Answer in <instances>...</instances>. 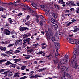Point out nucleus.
<instances>
[{
    "instance_id": "64",
    "label": "nucleus",
    "mask_w": 79,
    "mask_h": 79,
    "mask_svg": "<svg viewBox=\"0 0 79 79\" xmlns=\"http://www.w3.org/2000/svg\"><path fill=\"white\" fill-rule=\"evenodd\" d=\"M34 73V71L31 72L29 74H31V75H32V74H33V73Z\"/></svg>"
},
{
    "instance_id": "52",
    "label": "nucleus",
    "mask_w": 79,
    "mask_h": 79,
    "mask_svg": "<svg viewBox=\"0 0 79 79\" xmlns=\"http://www.w3.org/2000/svg\"><path fill=\"white\" fill-rule=\"evenodd\" d=\"M27 78V77L26 76H24L23 77H21L19 79H24Z\"/></svg>"
},
{
    "instance_id": "55",
    "label": "nucleus",
    "mask_w": 79,
    "mask_h": 79,
    "mask_svg": "<svg viewBox=\"0 0 79 79\" xmlns=\"http://www.w3.org/2000/svg\"><path fill=\"white\" fill-rule=\"evenodd\" d=\"M16 64H13L11 65V67H13V68H15L16 67Z\"/></svg>"
},
{
    "instance_id": "7",
    "label": "nucleus",
    "mask_w": 79,
    "mask_h": 79,
    "mask_svg": "<svg viewBox=\"0 0 79 79\" xmlns=\"http://www.w3.org/2000/svg\"><path fill=\"white\" fill-rule=\"evenodd\" d=\"M21 42V40H19L16 41V42H15L14 45L15 46H18V45H19L20 44L19 43Z\"/></svg>"
},
{
    "instance_id": "4",
    "label": "nucleus",
    "mask_w": 79,
    "mask_h": 79,
    "mask_svg": "<svg viewBox=\"0 0 79 79\" xmlns=\"http://www.w3.org/2000/svg\"><path fill=\"white\" fill-rule=\"evenodd\" d=\"M3 32L4 34H6V35H10L11 33L10 31H9V30H8L7 29H5L4 30Z\"/></svg>"
},
{
    "instance_id": "14",
    "label": "nucleus",
    "mask_w": 79,
    "mask_h": 79,
    "mask_svg": "<svg viewBox=\"0 0 79 79\" xmlns=\"http://www.w3.org/2000/svg\"><path fill=\"white\" fill-rule=\"evenodd\" d=\"M7 72L9 73V75H8V77H10L11 76H13V74L12 73V72H11L10 70L7 71Z\"/></svg>"
},
{
    "instance_id": "60",
    "label": "nucleus",
    "mask_w": 79,
    "mask_h": 79,
    "mask_svg": "<svg viewBox=\"0 0 79 79\" xmlns=\"http://www.w3.org/2000/svg\"><path fill=\"white\" fill-rule=\"evenodd\" d=\"M47 46H42V49H45V48H47Z\"/></svg>"
},
{
    "instance_id": "15",
    "label": "nucleus",
    "mask_w": 79,
    "mask_h": 79,
    "mask_svg": "<svg viewBox=\"0 0 79 79\" xmlns=\"http://www.w3.org/2000/svg\"><path fill=\"white\" fill-rule=\"evenodd\" d=\"M27 44L28 45H31V39L27 38Z\"/></svg>"
},
{
    "instance_id": "51",
    "label": "nucleus",
    "mask_w": 79,
    "mask_h": 79,
    "mask_svg": "<svg viewBox=\"0 0 79 79\" xmlns=\"http://www.w3.org/2000/svg\"><path fill=\"white\" fill-rule=\"evenodd\" d=\"M78 31L77 30V28H76L73 31V32H77Z\"/></svg>"
},
{
    "instance_id": "12",
    "label": "nucleus",
    "mask_w": 79,
    "mask_h": 79,
    "mask_svg": "<svg viewBox=\"0 0 79 79\" xmlns=\"http://www.w3.org/2000/svg\"><path fill=\"white\" fill-rule=\"evenodd\" d=\"M23 56L25 57V59H29L30 58V56H31V55H26L24 54H23Z\"/></svg>"
},
{
    "instance_id": "29",
    "label": "nucleus",
    "mask_w": 79,
    "mask_h": 79,
    "mask_svg": "<svg viewBox=\"0 0 79 79\" xmlns=\"http://www.w3.org/2000/svg\"><path fill=\"white\" fill-rule=\"evenodd\" d=\"M26 66H23L21 67V70H24L26 68Z\"/></svg>"
},
{
    "instance_id": "2",
    "label": "nucleus",
    "mask_w": 79,
    "mask_h": 79,
    "mask_svg": "<svg viewBox=\"0 0 79 79\" xmlns=\"http://www.w3.org/2000/svg\"><path fill=\"white\" fill-rule=\"evenodd\" d=\"M55 45L56 46V52L55 53V57L56 58H57L58 57V52H58L60 49V44H58V43H55Z\"/></svg>"
},
{
    "instance_id": "48",
    "label": "nucleus",
    "mask_w": 79,
    "mask_h": 79,
    "mask_svg": "<svg viewBox=\"0 0 79 79\" xmlns=\"http://www.w3.org/2000/svg\"><path fill=\"white\" fill-rule=\"evenodd\" d=\"M13 50L9 51V55L12 54V53H13Z\"/></svg>"
},
{
    "instance_id": "62",
    "label": "nucleus",
    "mask_w": 79,
    "mask_h": 79,
    "mask_svg": "<svg viewBox=\"0 0 79 79\" xmlns=\"http://www.w3.org/2000/svg\"><path fill=\"white\" fill-rule=\"evenodd\" d=\"M40 8H44L45 7V6L44 5H40Z\"/></svg>"
},
{
    "instance_id": "10",
    "label": "nucleus",
    "mask_w": 79,
    "mask_h": 79,
    "mask_svg": "<svg viewBox=\"0 0 79 79\" xmlns=\"http://www.w3.org/2000/svg\"><path fill=\"white\" fill-rule=\"evenodd\" d=\"M67 39L70 43H71V44H74V40H71V38L69 37H68L67 38Z\"/></svg>"
},
{
    "instance_id": "34",
    "label": "nucleus",
    "mask_w": 79,
    "mask_h": 79,
    "mask_svg": "<svg viewBox=\"0 0 79 79\" xmlns=\"http://www.w3.org/2000/svg\"><path fill=\"white\" fill-rule=\"evenodd\" d=\"M27 39H25V40H23V42H24V43L23 44H26V43H27Z\"/></svg>"
},
{
    "instance_id": "46",
    "label": "nucleus",
    "mask_w": 79,
    "mask_h": 79,
    "mask_svg": "<svg viewBox=\"0 0 79 79\" xmlns=\"http://www.w3.org/2000/svg\"><path fill=\"white\" fill-rule=\"evenodd\" d=\"M54 6L55 7H57L58 9L59 8V7H60V6H59V5H58L57 4H54Z\"/></svg>"
},
{
    "instance_id": "63",
    "label": "nucleus",
    "mask_w": 79,
    "mask_h": 79,
    "mask_svg": "<svg viewBox=\"0 0 79 79\" xmlns=\"http://www.w3.org/2000/svg\"><path fill=\"white\" fill-rule=\"evenodd\" d=\"M29 19V15H28L27 16L26 18L27 21Z\"/></svg>"
},
{
    "instance_id": "21",
    "label": "nucleus",
    "mask_w": 79,
    "mask_h": 79,
    "mask_svg": "<svg viewBox=\"0 0 79 79\" xmlns=\"http://www.w3.org/2000/svg\"><path fill=\"white\" fill-rule=\"evenodd\" d=\"M12 3L14 6H18V5H19V3L18 2L13 3Z\"/></svg>"
},
{
    "instance_id": "45",
    "label": "nucleus",
    "mask_w": 79,
    "mask_h": 79,
    "mask_svg": "<svg viewBox=\"0 0 79 79\" xmlns=\"http://www.w3.org/2000/svg\"><path fill=\"white\" fill-rule=\"evenodd\" d=\"M43 53V51H40L39 52L37 53V55H39V54H42Z\"/></svg>"
},
{
    "instance_id": "37",
    "label": "nucleus",
    "mask_w": 79,
    "mask_h": 79,
    "mask_svg": "<svg viewBox=\"0 0 79 79\" xmlns=\"http://www.w3.org/2000/svg\"><path fill=\"white\" fill-rule=\"evenodd\" d=\"M77 67H78V65H77V63H75V67L74 68L75 69H77Z\"/></svg>"
},
{
    "instance_id": "58",
    "label": "nucleus",
    "mask_w": 79,
    "mask_h": 79,
    "mask_svg": "<svg viewBox=\"0 0 79 79\" xmlns=\"http://www.w3.org/2000/svg\"><path fill=\"white\" fill-rule=\"evenodd\" d=\"M23 38H26V37H27V34H24L23 36Z\"/></svg>"
},
{
    "instance_id": "13",
    "label": "nucleus",
    "mask_w": 79,
    "mask_h": 79,
    "mask_svg": "<svg viewBox=\"0 0 79 79\" xmlns=\"http://www.w3.org/2000/svg\"><path fill=\"white\" fill-rule=\"evenodd\" d=\"M52 26L54 27L55 30H56L58 29V25L57 24H52Z\"/></svg>"
},
{
    "instance_id": "20",
    "label": "nucleus",
    "mask_w": 79,
    "mask_h": 79,
    "mask_svg": "<svg viewBox=\"0 0 79 79\" xmlns=\"http://www.w3.org/2000/svg\"><path fill=\"white\" fill-rule=\"evenodd\" d=\"M51 40H52V41H58V40H56V39H55V37L53 36H52L51 38Z\"/></svg>"
},
{
    "instance_id": "36",
    "label": "nucleus",
    "mask_w": 79,
    "mask_h": 79,
    "mask_svg": "<svg viewBox=\"0 0 79 79\" xmlns=\"http://www.w3.org/2000/svg\"><path fill=\"white\" fill-rule=\"evenodd\" d=\"M37 16L36 18V21L38 23V22H39V16Z\"/></svg>"
},
{
    "instance_id": "24",
    "label": "nucleus",
    "mask_w": 79,
    "mask_h": 79,
    "mask_svg": "<svg viewBox=\"0 0 79 79\" xmlns=\"http://www.w3.org/2000/svg\"><path fill=\"white\" fill-rule=\"evenodd\" d=\"M13 61H15L14 63H16L17 62H19V60L18 59H14L13 60Z\"/></svg>"
},
{
    "instance_id": "47",
    "label": "nucleus",
    "mask_w": 79,
    "mask_h": 79,
    "mask_svg": "<svg viewBox=\"0 0 79 79\" xmlns=\"http://www.w3.org/2000/svg\"><path fill=\"white\" fill-rule=\"evenodd\" d=\"M72 23H73V22H69L68 23H67V26H69V25H70V24H72Z\"/></svg>"
},
{
    "instance_id": "18",
    "label": "nucleus",
    "mask_w": 79,
    "mask_h": 79,
    "mask_svg": "<svg viewBox=\"0 0 79 79\" xmlns=\"http://www.w3.org/2000/svg\"><path fill=\"white\" fill-rule=\"evenodd\" d=\"M19 30L20 31H22V32H24V31H25L24 27H20Z\"/></svg>"
},
{
    "instance_id": "19",
    "label": "nucleus",
    "mask_w": 79,
    "mask_h": 79,
    "mask_svg": "<svg viewBox=\"0 0 79 79\" xmlns=\"http://www.w3.org/2000/svg\"><path fill=\"white\" fill-rule=\"evenodd\" d=\"M75 44L76 45H77L79 44V40L76 39L75 40Z\"/></svg>"
},
{
    "instance_id": "43",
    "label": "nucleus",
    "mask_w": 79,
    "mask_h": 79,
    "mask_svg": "<svg viewBox=\"0 0 79 79\" xmlns=\"http://www.w3.org/2000/svg\"><path fill=\"white\" fill-rule=\"evenodd\" d=\"M63 2V0H59L58 1V3H62V2Z\"/></svg>"
},
{
    "instance_id": "9",
    "label": "nucleus",
    "mask_w": 79,
    "mask_h": 79,
    "mask_svg": "<svg viewBox=\"0 0 79 79\" xmlns=\"http://www.w3.org/2000/svg\"><path fill=\"white\" fill-rule=\"evenodd\" d=\"M46 58H48V60H50L51 58H53V54L51 53L48 56H46Z\"/></svg>"
},
{
    "instance_id": "61",
    "label": "nucleus",
    "mask_w": 79,
    "mask_h": 79,
    "mask_svg": "<svg viewBox=\"0 0 79 79\" xmlns=\"http://www.w3.org/2000/svg\"><path fill=\"white\" fill-rule=\"evenodd\" d=\"M70 10L71 11H74V8H72L70 9Z\"/></svg>"
},
{
    "instance_id": "41",
    "label": "nucleus",
    "mask_w": 79,
    "mask_h": 79,
    "mask_svg": "<svg viewBox=\"0 0 79 79\" xmlns=\"http://www.w3.org/2000/svg\"><path fill=\"white\" fill-rule=\"evenodd\" d=\"M52 15L53 16V17L54 18H56V15L55 14V13H53L52 14Z\"/></svg>"
},
{
    "instance_id": "25",
    "label": "nucleus",
    "mask_w": 79,
    "mask_h": 79,
    "mask_svg": "<svg viewBox=\"0 0 79 79\" xmlns=\"http://www.w3.org/2000/svg\"><path fill=\"white\" fill-rule=\"evenodd\" d=\"M8 22L9 23H13V21L11 18H9L8 19Z\"/></svg>"
},
{
    "instance_id": "39",
    "label": "nucleus",
    "mask_w": 79,
    "mask_h": 79,
    "mask_svg": "<svg viewBox=\"0 0 79 79\" xmlns=\"http://www.w3.org/2000/svg\"><path fill=\"white\" fill-rule=\"evenodd\" d=\"M32 6H33L34 8H36L37 6V5L35 4H33L32 5Z\"/></svg>"
},
{
    "instance_id": "22",
    "label": "nucleus",
    "mask_w": 79,
    "mask_h": 79,
    "mask_svg": "<svg viewBox=\"0 0 79 79\" xmlns=\"http://www.w3.org/2000/svg\"><path fill=\"white\" fill-rule=\"evenodd\" d=\"M20 76L18 74V73H15V75H14V77H19Z\"/></svg>"
},
{
    "instance_id": "54",
    "label": "nucleus",
    "mask_w": 79,
    "mask_h": 79,
    "mask_svg": "<svg viewBox=\"0 0 79 79\" xmlns=\"http://www.w3.org/2000/svg\"><path fill=\"white\" fill-rule=\"evenodd\" d=\"M40 25H41V26H42L43 24V21H40Z\"/></svg>"
},
{
    "instance_id": "42",
    "label": "nucleus",
    "mask_w": 79,
    "mask_h": 79,
    "mask_svg": "<svg viewBox=\"0 0 79 79\" xmlns=\"http://www.w3.org/2000/svg\"><path fill=\"white\" fill-rule=\"evenodd\" d=\"M56 35L57 37H60V33L56 32Z\"/></svg>"
},
{
    "instance_id": "11",
    "label": "nucleus",
    "mask_w": 79,
    "mask_h": 79,
    "mask_svg": "<svg viewBox=\"0 0 79 79\" xmlns=\"http://www.w3.org/2000/svg\"><path fill=\"white\" fill-rule=\"evenodd\" d=\"M66 4L67 5V6H70V7L72 6V1L68 2H66Z\"/></svg>"
},
{
    "instance_id": "1",
    "label": "nucleus",
    "mask_w": 79,
    "mask_h": 79,
    "mask_svg": "<svg viewBox=\"0 0 79 79\" xmlns=\"http://www.w3.org/2000/svg\"><path fill=\"white\" fill-rule=\"evenodd\" d=\"M67 70V68L65 66H62L61 67L60 73H61L64 76H69V73H66L65 71Z\"/></svg>"
},
{
    "instance_id": "26",
    "label": "nucleus",
    "mask_w": 79,
    "mask_h": 79,
    "mask_svg": "<svg viewBox=\"0 0 79 79\" xmlns=\"http://www.w3.org/2000/svg\"><path fill=\"white\" fill-rule=\"evenodd\" d=\"M34 49H31L30 50H28L27 51V52L28 53H32V52H34Z\"/></svg>"
},
{
    "instance_id": "31",
    "label": "nucleus",
    "mask_w": 79,
    "mask_h": 79,
    "mask_svg": "<svg viewBox=\"0 0 79 79\" xmlns=\"http://www.w3.org/2000/svg\"><path fill=\"white\" fill-rule=\"evenodd\" d=\"M37 77H41V76H39V75H35V78H37Z\"/></svg>"
},
{
    "instance_id": "3",
    "label": "nucleus",
    "mask_w": 79,
    "mask_h": 79,
    "mask_svg": "<svg viewBox=\"0 0 79 79\" xmlns=\"http://www.w3.org/2000/svg\"><path fill=\"white\" fill-rule=\"evenodd\" d=\"M67 63L68 61H67V60L66 59H63L61 60L60 64H58V66L57 67V68H58V69H59V68H60V67L61 65H62V64H64V63Z\"/></svg>"
},
{
    "instance_id": "53",
    "label": "nucleus",
    "mask_w": 79,
    "mask_h": 79,
    "mask_svg": "<svg viewBox=\"0 0 79 79\" xmlns=\"http://www.w3.org/2000/svg\"><path fill=\"white\" fill-rule=\"evenodd\" d=\"M27 37H30V36H31V34H30V33H28V34H27Z\"/></svg>"
},
{
    "instance_id": "30",
    "label": "nucleus",
    "mask_w": 79,
    "mask_h": 79,
    "mask_svg": "<svg viewBox=\"0 0 79 79\" xmlns=\"http://www.w3.org/2000/svg\"><path fill=\"white\" fill-rule=\"evenodd\" d=\"M45 69H46V68H43V69H40L38 70V71L39 72H40L41 71H44V70H45Z\"/></svg>"
},
{
    "instance_id": "23",
    "label": "nucleus",
    "mask_w": 79,
    "mask_h": 79,
    "mask_svg": "<svg viewBox=\"0 0 79 79\" xmlns=\"http://www.w3.org/2000/svg\"><path fill=\"white\" fill-rule=\"evenodd\" d=\"M0 49L1 50H3V51H5L6 50V48L5 47H2L0 48Z\"/></svg>"
},
{
    "instance_id": "44",
    "label": "nucleus",
    "mask_w": 79,
    "mask_h": 79,
    "mask_svg": "<svg viewBox=\"0 0 79 79\" xmlns=\"http://www.w3.org/2000/svg\"><path fill=\"white\" fill-rule=\"evenodd\" d=\"M4 10V8L2 7H0V11H3Z\"/></svg>"
},
{
    "instance_id": "35",
    "label": "nucleus",
    "mask_w": 79,
    "mask_h": 79,
    "mask_svg": "<svg viewBox=\"0 0 79 79\" xmlns=\"http://www.w3.org/2000/svg\"><path fill=\"white\" fill-rule=\"evenodd\" d=\"M8 73V71H6L4 73H3V74H5V76H4L5 77V76H7V74Z\"/></svg>"
},
{
    "instance_id": "27",
    "label": "nucleus",
    "mask_w": 79,
    "mask_h": 79,
    "mask_svg": "<svg viewBox=\"0 0 79 79\" xmlns=\"http://www.w3.org/2000/svg\"><path fill=\"white\" fill-rule=\"evenodd\" d=\"M1 56H3V57L6 56H7V57H9V56L7 55L6 54H4V53L2 54Z\"/></svg>"
},
{
    "instance_id": "6",
    "label": "nucleus",
    "mask_w": 79,
    "mask_h": 79,
    "mask_svg": "<svg viewBox=\"0 0 79 79\" xmlns=\"http://www.w3.org/2000/svg\"><path fill=\"white\" fill-rule=\"evenodd\" d=\"M77 54V50H75V51L73 52V59L75 60L76 57V54Z\"/></svg>"
},
{
    "instance_id": "8",
    "label": "nucleus",
    "mask_w": 79,
    "mask_h": 79,
    "mask_svg": "<svg viewBox=\"0 0 79 79\" xmlns=\"http://www.w3.org/2000/svg\"><path fill=\"white\" fill-rule=\"evenodd\" d=\"M45 32L47 39H48L49 40H50V36L48 35V31H47V30H46L45 31Z\"/></svg>"
},
{
    "instance_id": "49",
    "label": "nucleus",
    "mask_w": 79,
    "mask_h": 79,
    "mask_svg": "<svg viewBox=\"0 0 79 79\" xmlns=\"http://www.w3.org/2000/svg\"><path fill=\"white\" fill-rule=\"evenodd\" d=\"M53 24H58V22L56 20H55L54 23Z\"/></svg>"
},
{
    "instance_id": "16",
    "label": "nucleus",
    "mask_w": 79,
    "mask_h": 79,
    "mask_svg": "<svg viewBox=\"0 0 79 79\" xmlns=\"http://www.w3.org/2000/svg\"><path fill=\"white\" fill-rule=\"evenodd\" d=\"M54 63L55 64H56V63H58V64H60L61 62H59V61L57 59H56L54 60Z\"/></svg>"
},
{
    "instance_id": "17",
    "label": "nucleus",
    "mask_w": 79,
    "mask_h": 79,
    "mask_svg": "<svg viewBox=\"0 0 79 79\" xmlns=\"http://www.w3.org/2000/svg\"><path fill=\"white\" fill-rule=\"evenodd\" d=\"M12 64H13L12 63H11L10 61H7L6 63H5V64L7 65Z\"/></svg>"
},
{
    "instance_id": "33",
    "label": "nucleus",
    "mask_w": 79,
    "mask_h": 79,
    "mask_svg": "<svg viewBox=\"0 0 79 79\" xmlns=\"http://www.w3.org/2000/svg\"><path fill=\"white\" fill-rule=\"evenodd\" d=\"M76 13H79V7H78L77 8H76Z\"/></svg>"
},
{
    "instance_id": "56",
    "label": "nucleus",
    "mask_w": 79,
    "mask_h": 79,
    "mask_svg": "<svg viewBox=\"0 0 79 79\" xmlns=\"http://www.w3.org/2000/svg\"><path fill=\"white\" fill-rule=\"evenodd\" d=\"M29 78H30V79H35V76L29 77Z\"/></svg>"
},
{
    "instance_id": "50",
    "label": "nucleus",
    "mask_w": 79,
    "mask_h": 79,
    "mask_svg": "<svg viewBox=\"0 0 79 79\" xmlns=\"http://www.w3.org/2000/svg\"><path fill=\"white\" fill-rule=\"evenodd\" d=\"M69 57V56H68V54L67 53L64 56V58H68Z\"/></svg>"
},
{
    "instance_id": "57",
    "label": "nucleus",
    "mask_w": 79,
    "mask_h": 79,
    "mask_svg": "<svg viewBox=\"0 0 79 79\" xmlns=\"http://www.w3.org/2000/svg\"><path fill=\"white\" fill-rule=\"evenodd\" d=\"M25 28V30H26V31H29V29L28 28H27V27H24Z\"/></svg>"
},
{
    "instance_id": "40",
    "label": "nucleus",
    "mask_w": 79,
    "mask_h": 79,
    "mask_svg": "<svg viewBox=\"0 0 79 79\" xmlns=\"http://www.w3.org/2000/svg\"><path fill=\"white\" fill-rule=\"evenodd\" d=\"M20 53V51L19 50H16L15 51V53Z\"/></svg>"
},
{
    "instance_id": "59",
    "label": "nucleus",
    "mask_w": 79,
    "mask_h": 79,
    "mask_svg": "<svg viewBox=\"0 0 79 79\" xmlns=\"http://www.w3.org/2000/svg\"><path fill=\"white\" fill-rule=\"evenodd\" d=\"M22 15H23V13H20L17 14V16H21Z\"/></svg>"
},
{
    "instance_id": "28",
    "label": "nucleus",
    "mask_w": 79,
    "mask_h": 79,
    "mask_svg": "<svg viewBox=\"0 0 79 79\" xmlns=\"http://www.w3.org/2000/svg\"><path fill=\"white\" fill-rule=\"evenodd\" d=\"M6 61H7V60L5 59L0 60V64H2V62Z\"/></svg>"
},
{
    "instance_id": "5",
    "label": "nucleus",
    "mask_w": 79,
    "mask_h": 79,
    "mask_svg": "<svg viewBox=\"0 0 79 79\" xmlns=\"http://www.w3.org/2000/svg\"><path fill=\"white\" fill-rule=\"evenodd\" d=\"M48 31L49 32L48 35L51 37H53V32H52V30L50 28H48Z\"/></svg>"
},
{
    "instance_id": "38",
    "label": "nucleus",
    "mask_w": 79,
    "mask_h": 79,
    "mask_svg": "<svg viewBox=\"0 0 79 79\" xmlns=\"http://www.w3.org/2000/svg\"><path fill=\"white\" fill-rule=\"evenodd\" d=\"M51 22L53 24V23H54L55 22V20H54V19L53 18H51Z\"/></svg>"
},
{
    "instance_id": "32",
    "label": "nucleus",
    "mask_w": 79,
    "mask_h": 79,
    "mask_svg": "<svg viewBox=\"0 0 79 79\" xmlns=\"http://www.w3.org/2000/svg\"><path fill=\"white\" fill-rule=\"evenodd\" d=\"M15 45V44H10L8 45V47H13V45Z\"/></svg>"
}]
</instances>
